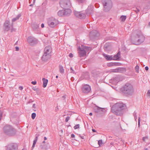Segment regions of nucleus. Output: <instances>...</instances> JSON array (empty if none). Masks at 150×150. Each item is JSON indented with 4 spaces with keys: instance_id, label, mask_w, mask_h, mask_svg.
I'll list each match as a JSON object with an SVG mask.
<instances>
[{
    "instance_id": "obj_36",
    "label": "nucleus",
    "mask_w": 150,
    "mask_h": 150,
    "mask_svg": "<svg viewBox=\"0 0 150 150\" xmlns=\"http://www.w3.org/2000/svg\"><path fill=\"white\" fill-rule=\"evenodd\" d=\"M98 144L100 146L102 145L103 144L102 142V140H99L98 141Z\"/></svg>"
},
{
    "instance_id": "obj_42",
    "label": "nucleus",
    "mask_w": 150,
    "mask_h": 150,
    "mask_svg": "<svg viewBox=\"0 0 150 150\" xmlns=\"http://www.w3.org/2000/svg\"><path fill=\"white\" fill-rule=\"evenodd\" d=\"M69 56L70 57H73V54L72 53H70L69 54Z\"/></svg>"
},
{
    "instance_id": "obj_50",
    "label": "nucleus",
    "mask_w": 150,
    "mask_h": 150,
    "mask_svg": "<svg viewBox=\"0 0 150 150\" xmlns=\"http://www.w3.org/2000/svg\"><path fill=\"white\" fill-rule=\"evenodd\" d=\"M33 107L35 108H36V107H35V104H34L33 105Z\"/></svg>"
},
{
    "instance_id": "obj_40",
    "label": "nucleus",
    "mask_w": 150,
    "mask_h": 150,
    "mask_svg": "<svg viewBox=\"0 0 150 150\" xmlns=\"http://www.w3.org/2000/svg\"><path fill=\"white\" fill-rule=\"evenodd\" d=\"M140 117H139V119H138V126L139 127L140 126Z\"/></svg>"
},
{
    "instance_id": "obj_37",
    "label": "nucleus",
    "mask_w": 150,
    "mask_h": 150,
    "mask_svg": "<svg viewBox=\"0 0 150 150\" xmlns=\"http://www.w3.org/2000/svg\"><path fill=\"white\" fill-rule=\"evenodd\" d=\"M70 117L69 116L67 117L65 119V122H68L70 119Z\"/></svg>"
},
{
    "instance_id": "obj_38",
    "label": "nucleus",
    "mask_w": 150,
    "mask_h": 150,
    "mask_svg": "<svg viewBox=\"0 0 150 150\" xmlns=\"http://www.w3.org/2000/svg\"><path fill=\"white\" fill-rule=\"evenodd\" d=\"M147 95L148 96L150 97V90H148L147 93Z\"/></svg>"
},
{
    "instance_id": "obj_30",
    "label": "nucleus",
    "mask_w": 150,
    "mask_h": 150,
    "mask_svg": "<svg viewBox=\"0 0 150 150\" xmlns=\"http://www.w3.org/2000/svg\"><path fill=\"white\" fill-rule=\"evenodd\" d=\"M139 67L138 65H137L135 67V69L136 71V72L137 73H139Z\"/></svg>"
},
{
    "instance_id": "obj_39",
    "label": "nucleus",
    "mask_w": 150,
    "mask_h": 150,
    "mask_svg": "<svg viewBox=\"0 0 150 150\" xmlns=\"http://www.w3.org/2000/svg\"><path fill=\"white\" fill-rule=\"evenodd\" d=\"M37 82L36 81H33L31 82V83L33 85H35L36 84Z\"/></svg>"
},
{
    "instance_id": "obj_46",
    "label": "nucleus",
    "mask_w": 150,
    "mask_h": 150,
    "mask_svg": "<svg viewBox=\"0 0 150 150\" xmlns=\"http://www.w3.org/2000/svg\"><path fill=\"white\" fill-rule=\"evenodd\" d=\"M15 48H16V51H18L19 50V49L18 47H16Z\"/></svg>"
},
{
    "instance_id": "obj_44",
    "label": "nucleus",
    "mask_w": 150,
    "mask_h": 150,
    "mask_svg": "<svg viewBox=\"0 0 150 150\" xmlns=\"http://www.w3.org/2000/svg\"><path fill=\"white\" fill-rule=\"evenodd\" d=\"M19 89L21 90H22L23 88V86H20L19 88Z\"/></svg>"
},
{
    "instance_id": "obj_34",
    "label": "nucleus",
    "mask_w": 150,
    "mask_h": 150,
    "mask_svg": "<svg viewBox=\"0 0 150 150\" xmlns=\"http://www.w3.org/2000/svg\"><path fill=\"white\" fill-rule=\"evenodd\" d=\"M39 135V134H36L35 135V138L34 141H36V142H37L38 139V137Z\"/></svg>"
},
{
    "instance_id": "obj_19",
    "label": "nucleus",
    "mask_w": 150,
    "mask_h": 150,
    "mask_svg": "<svg viewBox=\"0 0 150 150\" xmlns=\"http://www.w3.org/2000/svg\"><path fill=\"white\" fill-rule=\"evenodd\" d=\"M42 80L43 82V87L44 88L46 87L48 83V80L45 79V78H43L42 79Z\"/></svg>"
},
{
    "instance_id": "obj_54",
    "label": "nucleus",
    "mask_w": 150,
    "mask_h": 150,
    "mask_svg": "<svg viewBox=\"0 0 150 150\" xmlns=\"http://www.w3.org/2000/svg\"><path fill=\"white\" fill-rule=\"evenodd\" d=\"M44 140H46L47 139V138L46 137H44Z\"/></svg>"
},
{
    "instance_id": "obj_49",
    "label": "nucleus",
    "mask_w": 150,
    "mask_h": 150,
    "mask_svg": "<svg viewBox=\"0 0 150 150\" xmlns=\"http://www.w3.org/2000/svg\"><path fill=\"white\" fill-rule=\"evenodd\" d=\"M71 137L72 138H74L75 137V135L73 134H72L71 135Z\"/></svg>"
},
{
    "instance_id": "obj_62",
    "label": "nucleus",
    "mask_w": 150,
    "mask_h": 150,
    "mask_svg": "<svg viewBox=\"0 0 150 150\" xmlns=\"http://www.w3.org/2000/svg\"><path fill=\"white\" fill-rule=\"evenodd\" d=\"M149 25L150 26V22L149 23Z\"/></svg>"
},
{
    "instance_id": "obj_63",
    "label": "nucleus",
    "mask_w": 150,
    "mask_h": 150,
    "mask_svg": "<svg viewBox=\"0 0 150 150\" xmlns=\"http://www.w3.org/2000/svg\"><path fill=\"white\" fill-rule=\"evenodd\" d=\"M43 143H45V141H43Z\"/></svg>"
},
{
    "instance_id": "obj_18",
    "label": "nucleus",
    "mask_w": 150,
    "mask_h": 150,
    "mask_svg": "<svg viewBox=\"0 0 150 150\" xmlns=\"http://www.w3.org/2000/svg\"><path fill=\"white\" fill-rule=\"evenodd\" d=\"M103 55L107 60H111L113 59V58L112 56L108 55L105 54H103Z\"/></svg>"
},
{
    "instance_id": "obj_60",
    "label": "nucleus",
    "mask_w": 150,
    "mask_h": 150,
    "mask_svg": "<svg viewBox=\"0 0 150 150\" xmlns=\"http://www.w3.org/2000/svg\"><path fill=\"white\" fill-rule=\"evenodd\" d=\"M62 98H65V96H63Z\"/></svg>"
},
{
    "instance_id": "obj_56",
    "label": "nucleus",
    "mask_w": 150,
    "mask_h": 150,
    "mask_svg": "<svg viewBox=\"0 0 150 150\" xmlns=\"http://www.w3.org/2000/svg\"><path fill=\"white\" fill-rule=\"evenodd\" d=\"M92 131H93V132H95V130L94 129H92Z\"/></svg>"
},
{
    "instance_id": "obj_21",
    "label": "nucleus",
    "mask_w": 150,
    "mask_h": 150,
    "mask_svg": "<svg viewBox=\"0 0 150 150\" xmlns=\"http://www.w3.org/2000/svg\"><path fill=\"white\" fill-rule=\"evenodd\" d=\"M58 15L60 16L64 15V10L59 11L58 12Z\"/></svg>"
},
{
    "instance_id": "obj_32",
    "label": "nucleus",
    "mask_w": 150,
    "mask_h": 150,
    "mask_svg": "<svg viewBox=\"0 0 150 150\" xmlns=\"http://www.w3.org/2000/svg\"><path fill=\"white\" fill-rule=\"evenodd\" d=\"M36 114L35 113H33L32 114V115H31L32 118L33 119H34L36 117Z\"/></svg>"
},
{
    "instance_id": "obj_1",
    "label": "nucleus",
    "mask_w": 150,
    "mask_h": 150,
    "mask_svg": "<svg viewBox=\"0 0 150 150\" xmlns=\"http://www.w3.org/2000/svg\"><path fill=\"white\" fill-rule=\"evenodd\" d=\"M126 106L125 104L121 103H118L115 104L111 108L112 112L117 115L122 114V110L125 109Z\"/></svg>"
},
{
    "instance_id": "obj_29",
    "label": "nucleus",
    "mask_w": 150,
    "mask_h": 150,
    "mask_svg": "<svg viewBox=\"0 0 150 150\" xmlns=\"http://www.w3.org/2000/svg\"><path fill=\"white\" fill-rule=\"evenodd\" d=\"M36 142H36V141H33V144L32 146V149H31L32 150H33V149L34 148V147H35V144H36Z\"/></svg>"
},
{
    "instance_id": "obj_41",
    "label": "nucleus",
    "mask_w": 150,
    "mask_h": 150,
    "mask_svg": "<svg viewBox=\"0 0 150 150\" xmlns=\"http://www.w3.org/2000/svg\"><path fill=\"white\" fill-rule=\"evenodd\" d=\"M140 11V10L138 8H136V10H135V11L137 13L139 12Z\"/></svg>"
},
{
    "instance_id": "obj_20",
    "label": "nucleus",
    "mask_w": 150,
    "mask_h": 150,
    "mask_svg": "<svg viewBox=\"0 0 150 150\" xmlns=\"http://www.w3.org/2000/svg\"><path fill=\"white\" fill-rule=\"evenodd\" d=\"M120 71V69L119 68H117L114 69H112L109 70L110 72H119Z\"/></svg>"
},
{
    "instance_id": "obj_57",
    "label": "nucleus",
    "mask_w": 150,
    "mask_h": 150,
    "mask_svg": "<svg viewBox=\"0 0 150 150\" xmlns=\"http://www.w3.org/2000/svg\"><path fill=\"white\" fill-rule=\"evenodd\" d=\"M135 117V120H136V119H137V118L136 117Z\"/></svg>"
},
{
    "instance_id": "obj_3",
    "label": "nucleus",
    "mask_w": 150,
    "mask_h": 150,
    "mask_svg": "<svg viewBox=\"0 0 150 150\" xmlns=\"http://www.w3.org/2000/svg\"><path fill=\"white\" fill-rule=\"evenodd\" d=\"M145 38L140 32H138L132 37V40L133 41L139 44L143 42L145 40Z\"/></svg>"
},
{
    "instance_id": "obj_52",
    "label": "nucleus",
    "mask_w": 150,
    "mask_h": 150,
    "mask_svg": "<svg viewBox=\"0 0 150 150\" xmlns=\"http://www.w3.org/2000/svg\"><path fill=\"white\" fill-rule=\"evenodd\" d=\"M79 137L81 138V139H84V137L83 136H81L80 135Z\"/></svg>"
},
{
    "instance_id": "obj_53",
    "label": "nucleus",
    "mask_w": 150,
    "mask_h": 150,
    "mask_svg": "<svg viewBox=\"0 0 150 150\" xmlns=\"http://www.w3.org/2000/svg\"><path fill=\"white\" fill-rule=\"evenodd\" d=\"M89 115H90V116H91L92 115V112H91L89 113Z\"/></svg>"
},
{
    "instance_id": "obj_13",
    "label": "nucleus",
    "mask_w": 150,
    "mask_h": 150,
    "mask_svg": "<svg viewBox=\"0 0 150 150\" xmlns=\"http://www.w3.org/2000/svg\"><path fill=\"white\" fill-rule=\"evenodd\" d=\"M82 90L84 93H87L90 91L91 88L89 85H85L83 86Z\"/></svg>"
},
{
    "instance_id": "obj_8",
    "label": "nucleus",
    "mask_w": 150,
    "mask_h": 150,
    "mask_svg": "<svg viewBox=\"0 0 150 150\" xmlns=\"http://www.w3.org/2000/svg\"><path fill=\"white\" fill-rule=\"evenodd\" d=\"M48 25L51 28H54L59 23L58 20L53 17L49 18L47 21Z\"/></svg>"
},
{
    "instance_id": "obj_26",
    "label": "nucleus",
    "mask_w": 150,
    "mask_h": 150,
    "mask_svg": "<svg viewBox=\"0 0 150 150\" xmlns=\"http://www.w3.org/2000/svg\"><path fill=\"white\" fill-rule=\"evenodd\" d=\"M75 15L78 18L79 17L80 14H81V12L75 11L74 12Z\"/></svg>"
},
{
    "instance_id": "obj_10",
    "label": "nucleus",
    "mask_w": 150,
    "mask_h": 150,
    "mask_svg": "<svg viewBox=\"0 0 150 150\" xmlns=\"http://www.w3.org/2000/svg\"><path fill=\"white\" fill-rule=\"evenodd\" d=\"M13 23L10 24V21H6L4 23V30L8 31L10 29H12L13 28Z\"/></svg>"
},
{
    "instance_id": "obj_45",
    "label": "nucleus",
    "mask_w": 150,
    "mask_h": 150,
    "mask_svg": "<svg viewBox=\"0 0 150 150\" xmlns=\"http://www.w3.org/2000/svg\"><path fill=\"white\" fill-rule=\"evenodd\" d=\"M147 138L146 137H143L142 138V140L143 141H145V140L146 139H147Z\"/></svg>"
},
{
    "instance_id": "obj_43",
    "label": "nucleus",
    "mask_w": 150,
    "mask_h": 150,
    "mask_svg": "<svg viewBox=\"0 0 150 150\" xmlns=\"http://www.w3.org/2000/svg\"><path fill=\"white\" fill-rule=\"evenodd\" d=\"M2 115V113L1 111H0V120H1Z\"/></svg>"
},
{
    "instance_id": "obj_7",
    "label": "nucleus",
    "mask_w": 150,
    "mask_h": 150,
    "mask_svg": "<svg viewBox=\"0 0 150 150\" xmlns=\"http://www.w3.org/2000/svg\"><path fill=\"white\" fill-rule=\"evenodd\" d=\"M103 10L105 12L109 11L112 7V3L111 0H103Z\"/></svg>"
},
{
    "instance_id": "obj_9",
    "label": "nucleus",
    "mask_w": 150,
    "mask_h": 150,
    "mask_svg": "<svg viewBox=\"0 0 150 150\" xmlns=\"http://www.w3.org/2000/svg\"><path fill=\"white\" fill-rule=\"evenodd\" d=\"M60 4L61 7L63 9L69 8L71 6L70 0H61Z\"/></svg>"
},
{
    "instance_id": "obj_6",
    "label": "nucleus",
    "mask_w": 150,
    "mask_h": 150,
    "mask_svg": "<svg viewBox=\"0 0 150 150\" xmlns=\"http://www.w3.org/2000/svg\"><path fill=\"white\" fill-rule=\"evenodd\" d=\"M4 133L6 135L12 136L15 134L16 130L11 126L9 125L5 126L3 129Z\"/></svg>"
},
{
    "instance_id": "obj_22",
    "label": "nucleus",
    "mask_w": 150,
    "mask_h": 150,
    "mask_svg": "<svg viewBox=\"0 0 150 150\" xmlns=\"http://www.w3.org/2000/svg\"><path fill=\"white\" fill-rule=\"evenodd\" d=\"M21 16V14H19L16 17L13 18L12 20V22H15V21L18 20Z\"/></svg>"
},
{
    "instance_id": "obj_51",
    "label": "nucleus",
    "mask_w": 150,
    "mask_h": 150,
    "mask_svg": "<svg viewBox=\"0 0 150 150\" xmlns=\"http://www.w3.org/2000/svg\"><path fill=\"white\" fill-rule=\"evenodd\" d=\"M41 26L42 28H44V24L43 23L41 25Z\"/></svg>"
},
{
    "instance_id": "obj_24",
    "label": "nucleus",
    "mask_w": 150,
    "mask_h": 150,
    "mask_svg": "<svg viewBox=\"0 0 150 150\" xmlns=\"http://www.w3.org/2000/svg\"><path fill=\"white\" fill-rule=\"evenodd\" d=\"M32 28L34 30H36L38 29L39 26L37 24H34L32 25Z\"/></svg>"
},
{
    "instance_id": "obj_55",
    "label": "nucleus",
    "mask_w": 150,
    "mask_h": 150,
    "mask_svg": "<svg viewBox=\"0 0 150 150\" xmlns=\"http://www.w3.org/2000/svg\"><path fill=\"white\" fill-rule=\"evenodd\" d=\"M33 89L34 90V91H36V90H37V89L36 88H33Z\"/></svg>"
},
{
    "instance_id": "obj_11",
    "label": "nucleus",
    "mask_w": 150,
    "mask_h": 150,
    "mask_svg": "<svg viewBox=\"0 0 150 150\" xmlns=\"http://www.w3.org/2000/svg\"><path fill=\"white\" fill-rule=\"evenodd\" d=\"M18 146L16 144L11 143L6 146V150H17Z\"/></svg>"
},
{
    "instance_id": "obj_23",
    "label": "nucleus",
    "mask_w": 150,
    "mask_h": 150,
    "mask_svg": "<svg viewBox=\"0 0 150 150\" xmlns=\"http://www.w3.org/2000/svg\"><path fill=\"white\" fill-rule=\"evenodd\" d=\"M59 68L60 72L61 74L64 73V69L62 65H59Z\"/></svg>"
},
{
    "instance_id": "obj_15",
    "label": "nucleus",
    "mask_w": 150,
    "mask_h": 150,
    "mask_svg": "<svg viewBox=\"0 0 150 150\" xmlns=\"http://www.w3.org/2000/svg\"><path fill=\"white\" fill-rule=\"evenodd\" d=\"M95 112H104L105 109L104 108H102L98 107H96L94 109Z\"/></svg>"
},
{
    "instance_id": "obj_16",
    "label": "nucleus",
    "mask_w": 150,
    "mask_h": 150,
    "mask_svg": "<svg viewBox=\"0 0 150 150\" xmlns=\"http://www.w3.org/2000/svg\"><path fill=\"white\" fill-rule=\"evenodd\" d=\"M99 35V33L96 31L95 30L91 31L90 34L89 35L90 36L92 35H93L94 37L97 36Z\"/></svg>"
},
{
    "instance_id": "obj_58",
    "label": "nucleus",
    "mask_w": 150,
    "mask_h": 150,
    "mask_svg": "<svg viewBox=\"0 0 150 150\" xmlns=\"http://www.w3.org/2000/svg\"><path fill=\"white\" fill-rule=\"evenodd\" d=\"M145 150H149L148 149L146 148L145 149Z\"/></svg>"
},
{
    "instance_id": "obj_31",
    "label": "nucleus",
    "mask_w": 150,
    "mask_h": 150,
    "mask_svg": "<svg viewBox=\"0 0 150 150\" xmlns=\"http://www.w3.org/2000/svg\"><path fill=\"white\" fill-rule=\"evenodd\" d=\"M38 149V150H46V149L44 148L42 145H41Z\"/></svg>"
},
{
    "instance_id": "obj_25",
    "label": "nucleus",
    "mask_w": 150,
    "mask_h": 150,
    "mask_svg": "<svg viewBox=\"0 0 150 150\" xmlns=\"http://www.w3.org/2000/svg\"><path fill=\"white\" fill-rule=\"evenodd\" d=\"M80 14H80L79 18L81 19H83L85 18L86 17V15L84 13H83L81 12Z\"/></svg>"
},
{
    "instance_id": "obj_64",
    "label": "nucleus",
    "mask_w": 150,
    "mask_h": 150,
    "mask_svg": "<svg viewBox=\"0 0 150 150\" xmlns=\"http://www.w3.org/2000/svg\"><path fill=\"white\" fill-rule=\"evenodd\" d=\"M35 0H33V1L35 2Z\"/></svg>"
},
{
    "instance_id": "obj_4",
    "label": "nucleus",
    "mask_w": 150,
    "mask_h": 150,
    "mask_svg": "<svg viewBox=\"0 0 150 150\" xmlns=\"http://www.w3.org/2000/svg\"><path fill=\"white\" fill-rule=\"evenodd\" d=\"M123 91L128 95H132L134 93V89L133 86L129 83H126L123 87Z\"/></svg>"
},
{
    "instance_id": "obj_48",
    "label": "nucleus",
    "mask_w": 150,
    "mask_h": 150,
    "mask_svg": "<svg viewBox=\"0 0 150 150\" xmlns=\"http://www.w3.org/2000/svg\"><path fill=\"white\" fill-rule=\"evenodd\" d=\"M145 69L146 70H148L149 69V68L147 66H146L145 67Z\"/></svg>"
},
{
    "instance_id": "obj_5",
    "label": "nucleus",
    "mask_w": 150,
    "mask_h": 150,
    "mask_svg": "<svg viewBox=\"0 0 150 150\" xmlns=\"http://www.w3.org/2000/svg\"><path fill=\"white\" fill-rule=\"evenodd\" d=\"M91 48L90 47L85 46L83 45L81 47H79L78 48V53L80 57H83L86 55L87 52L88 51L91 50Z\"/></svg>"
},
{
    "instance_id": "obj_17",
    "label": "nucleus",
    "mask_w": 150,
    "mask_h": 150,
    "mask_svg": "<svg viewBox=\"0 0 150 150\" xmlns=\"http://www.w3.org/2000/svg\"><path fill=\"white\" fill-rule=\"evenodd\" d=\"M120 52H119L116 55H115L113 57H112V60H116L118 59L120 57Z\"/></svg>"
},
{
    "instance_id": "obj_12",
    "label": "nucleus",
    "mask_w": 150,
    "mask_h": 150,
    "mask_svg": "<svg viewBox=\"0 0 150 150\" xmlns=\"http://www.w3.org/2000/svg\"><path fill=\"white\" fill-rule=\"evenodd\" d=\"M27 41L31 45L36 44L37 42V40L34 37L30 36L28 38Z\"/></svg>"
},
{
    "instance_id": "obj_61",
    "label": "nucleus",
    "mask_w": 150,
    "mask_h": 150,
    "mask_svg": "<svg viewBox=\"0 0 150 150\" xmlns=\"http://www.w3.org/2000/svg\"><path fill=\"white\" fill-rule=\"evenodd\" d=\"M4 70L5 71H6V69L5 68H4Z\"/></svg>"
},
{
    "instance_id": "obj_59",
    "label": "nucleus",
    "mask_w": 150,
    "mask_h": 150,
    "mask_svg": "<svg viewBox=\"0 0 150 150\" xmlns=\"http://www.w3.org/2000/svg\"><path fill=\"white\" fill-rule=\"evenodd\" d=\"M56 78H58V76H56Z\"/></svg>"
},
{
    "instance_id": "obj_47",
    "label": "nucleus",
    "mask_w": 150,
    "mask_h": 150,
    "mask_svg": "<svg viewBox=\"0 0 150 150\" xmlns=\"http://www.w3.org/2000/svg\"><path fill=\"white\" fill-rule=\"evenodd\" d=\"M70 69H71V70L72 71H71V73H74V71L73 70V69H72V67H71V68H70Z\"/></svg>"
},
{
    "instance_id": "obj_14",
    "label": "nucleus",
    "mask_w": 150,
    "mask_h": 150,
    "mask_svg": "<svg viewBox=\"0 0 150 150\" xmlns=\"http://www.w3.org/2000/svg\"><path fill=\"white\" fill-rule=\"evenodd\" d=\"M64 10L65 16L69 15L71 13V10L69 8H65Z\"/></svg>"
},
{
    "instance_id": "obj_27",
    "label": "nucleus",
    "mask_w": 150,
    "mask_h": 150,
    "mask_svg": "<svg viewBox=\"0 0 150 150\" xmlns=\"http://www.w3.org/2000/svg\"><path fill=\"white\" fill-rule=\"evenodd\" d=\"M126 18V16H122L120 17L121 21H124Z\"/></svg>"
},
{
    "instance_id": "obj_2",
    "label": "nucleus",
    "mask_w": 150,
    "mask_h": 150,
    "mask_svg": "<svg viewBox=\"0 0 150 150\" xmlns=\"http://www.w3.org/2000/svg\"><path fill=\"white\" fill-rule=\"evenodd\" d=\"M52 48L51 46H48L45 47L44 50L43 55L42 57V60L46 62L50 59L51 57Z\"/></svg>"
},
{
    "instance_id": "obj_33",
    "label": "nucleus",
    "mask_w": 150,
    "mask_h": 150,
    "mask_svg": "<svg viewBox=\"0 0 150 150\" xmlns=\"http://www.w3.org/2000/svg\"><path fill=\"white\" fill-rule=\"evenodd\" d=\"M85 0H76L79 3H83L85 2Z\"/></svg>"
},
{
    "instance_id": "obj_28",
    "label": "nucleus",
    "mask_w": 150,
    "mask_h": 150,
    "mask_svg": "<svg viewBox=\"0 0 150 150\" xmlns=\"http://www.w3.org/2000/svg\"><path fill=\"white\" fill-rule=\"evenodd\" d=\"M116 65L115 63H109L107 64L108 67H112Z\"/></svg>"
},
{
    "instance_id": "obj_35",
    "label": "nucleus",
    "mask_w": 150,
    "mask_h": 150,
    "mask_svg": "<svg viewBox=\"0 0 150 150\" xmlns=\"http://www.w3.org/2000/svg\"><path fill=\"white\" fill-rule=\"evenodd\" d=\"M79 127V124H77L74 127V129H78Z\"/></svg>"
}]
</instances>
